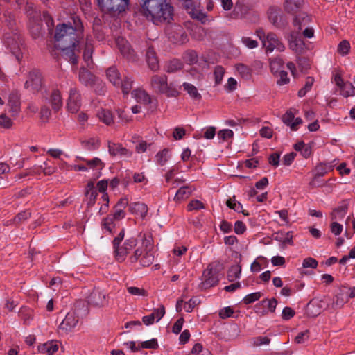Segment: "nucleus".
Wrapping results in <instances>:
<instances>
[{
	"instance_id": "obj_51",
	"label": "nucleus",
	"mask_w": 355,
	"mask_h": 355,
	"mask_svg": "<svg viewBox=\"0 0 355 355\" xmlns=\"http://www.w3.org/2000/svg\"><path fill=\"white\" fill-rule=\"evenodd\" d=\"M313 78L311 77H308L306 81V83L302 89H300L298 92V96L300 97L304 96L306 93L311 89L312 85L313 84Z\"/></svg>"
},
{
	"instance_id": "obj_24",
	"label": "nucleus",
	"mask_w": 355,
	"mask_h": 355,
	"mask_svg": "<svg viewBox=\"0 0 355 355\" xmlns=\"http://www.w3.org/2000/svg\"><path fill=\"white\" fill-rule=\"evenodd\" d=\"M274 239L282 243L284 245H293V232L292 231L285 232L283 230L278 231L273 234Z\"/></svg>"
},
{
	"instance_id": "obj_46",
	"label": "nucleus",
	"mask_w": 355,
	"mask_h": 355,
	"mask_svg": "<svg viewBox=\"0 0 355 355\" xmlns=\"http://www.w3.org/2000/svg\"><path fill=\"white\" fill-rule=\"evenodd\" d=\"M270 339L267 336H257L250 338V343L253 347H258L263 345H269Z\"/></svg>"
},
{
	"instance_id": "obj_3",
	"label": "nucleus",
	"mask_w": 355,
	"mask_h": 355,
	"mask_svg": "<svg viewBox=\"0 0 355 355\" xmlns=\"http://www.w3.org/2000/svg\"><path fill=\"white\" fill-rule=\"evenodd\" d=\"M153 247L152 236L144 234L141 245L129 257V261L131 263L139 262L143 267L149 266L154 261Z\"/></svg>"
},
{
	"instance_id": "obj_50",
	"label": "nucleus",
	"mask_w": 355,
	"mask_h": 355,
	"mask_svg": "<svg viewBox=\"0 0 355 355\" xmlns=\"http://www.w3.org/2000/svg\"><path fill=\"white\" fill-rule=\"evenodd\" d=\"M261 297V293L260 292H255L252 293H250L245 295L243 299V302L245 304H252L260 299Z\"/></svg>"
},
{
	"instance_id": "obj_38",
	"label": "nucleus",
	"mask_w": 355,
	"mask_h": 355,
	"mask_svg": "<svg viewBox=\"0 0 355 355\" xmlns=\"http://www.w3.org/2000/svg\"><path fill=\"white\" fill-rule=\"evenodd\" d=\"M182 87L191 98L198 101L202 98L201 94L193 85L185 82L182 84Z\"/></svg>"
},
{
	"instance_id": "obj_35",
	"label": "nucleus",
	"mask_w": 355,
	"mask_h": 355,
	"mask_svg": "<svg viewBox=\"0 0 355 355\" xmlns=\"http://www.w3.org/2000/svg\"><path fill=\"white\" fill-rule=\"evenodd\" d=\"M97 116L101 122L107 125H110L114 122L112 113L108 110L101 109L98 110Z\"/></svg>"
},
{
	"instance_id": "obj_7",
	"label": "nucleus",
	"mask_w": 355,
	"mask_h": 355,
	"mask_svg": "<svg viewBox=\"0 0 355 355\" xmlns=\"http://www.w3.org/2000/svg\"><path fill=\"white\" fill-rule=\"evenodd\" d=\"M97 2L103 12L116 17L125 12L130 0H97Z\"/></svg>"
},
{
	"instance_id": "obj_63",
	"label": "nucleus",
	"mask_w": 355,
	"mask_h": 355,
	"mask_svg": "<svg viewBox=\"0 0 355 355\" xmlns=\"http://www.w3.org/2000/svg\"><path fill=\"white\" fill-rule=\"evenodd\" d=\"M12 125V120L5 114H1L0 115V126L4 128H10Z\"/></svg>"
},
{
	"instance_id": "obj_49",
	"label": "nucleus",
	"mask_w": 355,
	"mask_h": 355,
	"mask_svg": "<svg viewBox=\"0 0 355 355\" xmlns=\"http://www.w3.org/2000/svg\"><path fill=\"white\" fill-rule=\"evenodd\" d=\"M225 74V69L222 66H216L214 68V76L216 85H220L222 83Z\"/></svg>"
},
{
	"instance_id": "obj_6",
	"label": "nucleus",
	"mask_w": 355,
	"mask_h": 355,
	"mask_svg": "<svg viewBox=\"0 0 355 355\" xmlns=\"http://www.w3.org/2000/svg\"><path fill=\"white\" fill-rule=\"evenodd\" d=\"M106 76L114 87L121 89L124 95H128L132 89L133 84L132 78L127 76H123L122 78L115 67L108 68L106 71Z\"/></svg>"
},
{
	"instance_id": "obj_58",
	"label": "nucleus",
	"mask_w": 355,
	"mask_h": 355,
	"mask_svg": "<svg viewBox=\"0 0 355 355\" xmlns=\"http://www.w3.org/2000/svg\"><path fill=\"white\" fill-rule=\"evenodd\" d=\"M198 303L199 300L197 298H191L188 302L184 303V310L187 313H190Z\"/></svg>"
},
{
	"instance_id": "obj_14",
	"label": "nucleus",
	"mask_w": 355,
	"mask_h": 355,
	"mask_svg": "<svg viewBox=\"0 0 355 355\" xmlns=\"http://www.w3.org/2000/svg\"><path fill=\"white\" fill-rule=\"evenodd\" d=\"M263 44L266 46L267 53H271L275 49L283 51L285 49L284 44L279 40L277 35L273 33H268L266 40L263 41Z\"/></svg>"
},
{
	"instance_id": "obj_11",
	"label": "nucleus",
	"mask_w": 355,
	"mask_h": 355,
	"mask_svg": "<svg viewBox=\"0 0 355 355\" xmlns=\"http://www.w3.org/2000/svg\"><path fill=\"white\" fill-rule=\"evenodd\" d=\"M203 281L202 282V287L207 289L216 286L218 281V272L216 269L209 266L203 272Z\"/></svg>"
},
{
	"instance_id": "obj_43",
	"label": "nucleus",
	"mask_w": 355,
	"mask_h": 355,
	"mask_svg": "<svg viewBox=\"0 0 355 355\" xmlns=\"http://www.w3.org/2000/svg\"><path fill=\"white\" fill-rule=\"evenodd\" d=\"M182 59L187 64H194L198 62L197 53L193 50H188L183 53Z\"/></svg>"
},
{
	"instance_id": "obj_41",
	"label": "nucleus",
	"mask_w": 355,
	"mask_h": 355,
	"mask_svg": "<svg viewBox=\"0 0 355 355\" xmlns=\"http://www.w3.org/2000/svg\"><path fill=\"white\" fill-rule=\"evenodd\" d=\"M183 62L177 58L171 60L166 65V71L168 73H173L183 68Z\"/></svg>"
},
{
	"instance_id": "obj_10",
	"label": "nucleus",
	"mask_w": 355,
	"mask_h": 355,
	"mask_svg": "<svg viewBox=\"0 0 355 355\" xmlns=\"http://www.w3.org/2000/svg\"><path fill=\"white\" fill-rule=\"evenodd\" d=\"M334 83L340 89V94L343 96L347 98L355 96V87L350 82L344 81L340 75H335Z\"/></svg>"
},
{
	"instance_id": "obj_28",
	"label": "nucleus",
	"mask_w": 355,
	"mask_h": 355,
	"mask_svg": "<svg viewBox=\"0 0 355 355\" xmlns=\"http://www.w3.org/2000/svg\"><path fill=\"white\" fill-rule=\"evenodd\" d=\"M76 159L84 162L85 163V164L84 165L86 166L87 168H88V171L89 169L101 170L105 166L103 162L98 157H94L92 159H87L85 157L77 156L76 157Z\"/></svg>"
},
{
	"instance_id": "obj_27",
	"label": "nucleus",
	"mask_w": 355,
	"mask_h": 355,
	"mask_svg": "<svg viewBox=\"0 0 355 355\" xmlns=\"http://www.w3.org/2000/svg\"><path fill=\"white\" fill-rule=\"evenodd\" d=\"M130 212L139 217L144 218L148 212V207L141 202L130 203L129 205Z\"/></svg>"
},
{
	"instance_id": "obj_22",
	"label": "nucleus",
	"mask_w": 355,
	"mask_h": 355,
	"mask_svg": "<svg viewBox=\"0 0 355 355\" xmlns=\"http://www.w3.org/2000/svg\"><path fill=\"white\" fill-rule=\"evenodd\" d=\"M108 151L112 156H125L130 157L132 156V152L118 143L112 141L108 142Z\"/></svg>"
},
{
	"instance_id": "obj_16",
	"label": "nucleus",
	"mask_w": 355,
	"mask_h": 355,
	"mask_svg": "<svg viewBox=\"0 0 355 355\" xmlns=\"http://www.w3.org/2000/svg\"><path fill=\"white\" fill-rule=\"evenodd\" d=\"M116 44L123 57L130 61L135 60V53L128 42L122 37L116 39Z\"/></svg>"
},
{
	"instance_id": "obj_56",
	"label": "nucleus",
	"mask_w": 355,
	"mask_h": 355,
	"mask_svg": "<svg viewBox=\"0 0 355 355\" xmlns=\"http://www.w3.org/2000/svg\"><path fill=\"white\" fill-rule=\"evenodd\" d=\"M31 212L28 210L21 211L19 213L15 218H14V223H21L27 219H28L31 217Z\"/></svg>"
},
{
	"instance_id": "obj_23",
	"label": "nucleus",
	"mask_w": 355,
	"mask_h": 355,
	"mask_svg": "<svg viewBox=\"0 0 355 355\" xmlns=\"http://www.w3.org/2000/svg\"><path fill=\"white\" fill-rule=\"evenodd\" d=\"M60 343L58 340H52L47 341L38 346V351L46 355H53L59 349Z\"/></svg>"
},
{
	"instance_id": "obj_29",
	"label": "nucleus",
	"mask_w": 355,
	"mask_h": 355,
	"mask_svg": "<svg viewBox=\"0 0 355 355\" xmlns=\"http://www.w3.org/2000/svg\"><path fill=\"white\" fill-rule=\"evenodd\" d=\"M348 209V203L343 201L341 205L333 209L331 217L332 220L342 219L347 214Z\"/></svg>"
},
{
	"instance_id": "obj_5",
	"label": "nucleus",
	"mask_w": 355,
	"mask_h": 355,
	"mask_svg": "<svg viewBox=\"0 0 355 355\" xmlns=\"http://www.w3.org/2000/svg\"><path fill=\"white\" fill-rule=\"evenodd\" d=\"M150 86L157 93L165 94L168 97H176L179 91L173 83L168 84L166 75H154L150 79Z\"/></svg>"
},
{
	"instance_id": "obj_12",
	"label": "nucleus",
	"mask_w": 355,
	"mask_h": 355,
	"mask_svg": "<svg viewBox=\"0 0 355 355\" xmlns=\"http://www.w3.org/2000/svg\"><path fill=\"white\" fill-rule=\"evenodd\" d=\"M108 297L101 291L94 290L88 297V303L90 306L102 308L108 305Z\"/></svg>"
},
{
	"instance_id": "obj_52",
	"label": "nucleus",
	"mask_w": 355,
	"mask_h": 355,
	"mask_svg": "<svg viewBox=\"0 0 355 355\" xmlns=\"http://www.w3.org/2000/svg\"><path fill=\"white\" fill-rule=\"evenodd\" d=\"M40 169L43 171L44 175H51L56 172L57 168L54 165H49L48 161L43 163V165L39 166Z\"/></svg>"
},
{
	"instance_id": "obj_54",
	"label": "nucleus",
	"mask_w": 355,
	"mask_h": 355,
	"mask_svg": "<svg viewBox=\"0 0 355 355\" xmlns=\"http://www.w3.org/2000/svg\"><path fill=\"white\" fill-rule=\"evenodd\" d=\"M261 304L263 306H267L268 311L271 313H274L277 305V300L275 298L263 300L261 302Z\"/></svg>"
},
{
	"instance_id": "obj_57",
	"label": "nucleus",
	"mask_w": 355,
	"mask_h": 355,
	"mask_svg": "<svg viewBox=\"0 0 355 355\" xmlns=\"http://www.w3.org/2000/svg\"><path fill=\"white\" fill-rule=\"evenodd\" d=\"M241 41L244 46L250 49H254L258 46L257 41L252 40L249 37H242Z\"/></svg>"
},
{
	"instance_id": "obj_8",
	"label": "nucleus",
	"mask_w": 355,
	"mask_h": 355,
	"mask_svg": "<svg viewBox=\"0 0 355 355\" xmlns=\"http://www.w3.org/2000/svg\"><path fill=\"white\" fill-rule=\"evenodd\" d=\"M137 241L135 238H130L124 241L123 245H118L114 248V257L117 261L123 262L131 250L137 245Z\"/></svg>"
},
{
	"instance_id": "obj_40",
	"label": "nucleus",
	"mask_w": 355,
	"mask_h": 355,
	"mask_svg": "<svg viewBox=\"0 0 355 355\" xmlns=\"http://www.w3.org/2000/svg\"><path fill=\"white\" fill-rule=\"evenodd\" d=\"M268 18L270 21L275 26L280 27L283 26L281 22L282 16L279 12L275 8H270L268 11Z\"/></svg>"
},
{
	"instance_id": "obj_36",
	"label": "nucleus",
	"mask_w": 355,
	"mask_h": 355,
	"mask_svg": "<svg viewBox=\"0 0 355 355\" xmlns=\"http://www.w3.org/2000/svg\"><path fill=\"white\" fill-rule=\"evenodd\" d=\"M193 189L189 186L181 187L176 192L174 200L176 202H180L184 199L188 198L192 193Z\"/></svg>"
},
{
	"instance_id": "obj_47",
	"label": "nucleus",
	"mask_w": 355,
	"mask_h": 355,
	"mask_svg": "<svg viewBox=\"0 0 355 355\" xmlns=\"http://www.w3.org/2000/svg\"><path fill=\"white\" fill-rule=\"evenodd\" d=\"M115 220L112 215H108L102 221V226L104 230L107 231L109 233H112L113 229L115 227Z\"/></svg>"
},
{
	"instance_id": "obj_44",
	"label": "nucleus",
	"mask_w": 355,
	"mask_h": 355,
	"mask_svg": "<svg viewBox=\"0 0 355 355\" xmlns=\"http://www.w3.org/2000/svg\"><path fill=\"white\" fill-rule=\"evenodd\" d=\"M236 69L238 73L245 80H249L251 77L252 70L248 66L243 64H237L236 66Z\"/></svg>"
},
{
	"instance_id": "obj_37",
	"label": "nucleus",
	"mask_w": 355,
	"mask_h": 355,
	"mask_svg": "<svg viewBox=\"0 0 355 355\" xmlns=\"http://www.w3.org/2000/svg\"><path fill=\"white\" fill-rule=\"evenodd\" d=\"M82 146L89 151L97 150L100 146V141L96 137H91L81 141Z\"/></svg>"
},
{
	"instance_id": "obj_2",
	"label": "nucleus",
	"mask_w": 355,
	"mask_h": 355,
	"mask_svg": "<svg viewBox=\"0 0 355 355\" xmlns=\"http://www.w3.org/2000/svg\"><path fill=\"white\" fill-rule=\"evenodd\" d=\"M142 15L154 24L171 23L173 7L166 0H139Z\"/></svg>"
},
{
	"instance_id": "obj_18",
	"label": "nucleus",
	"mask_w": 355,
	"mask_h": 355,
	"mask_svg": "<svg viewBox=\"0 0 355 355\" xmlns=\"http://www.w3.org/2000/svg\"><path fill=\"white\" fill-rule=\"evenodd\" d=\"M9 112L16 118L21 110L20 95L17 91H12L8 96Z\"/></svg>"
},
{
	"instance_id": "obj_45",
	"label": "nucleus",
	"mask_w": 355,
	"mask_h": 355,
	"mask_svg": "<svg viewBox=\"0 0 355 355\" xmlns=\"http://www.w3.org/2000/svg\"><path fill=\"white\" fill-rule=\"evenodd\" d=\"M169 157V150L166 148L158 152L155 156L157 162L161 166H164L167 162Z\"/></svg>"
},
{
	"instance_id": "obj_62",
	"label": "nucleus",
	"mask_w": 355,
	"mask_h": 355,
	"mask_svg": "<svg viewBox=\"0 0 355 355\" xmlns=\"http://www.w3.org/2000/svg\"><path fill=\"white\" fill-rule=\"evenodd\" d=\"M234 135V132L232 130L230 129H224L222 130H220L218 132V137L219 139H221L223 141L227 140L230 138H232Z\"/></svg>"
},
{
	"instance_id": "obj_39",
	"label": "nucleus",
	"mask_w": 355,
	"mask_h": 355,
	"mask_svg": "<svg viewBox=\"0 0 355 355\" xmlns=\"http://www.w3.org/2000/svg\"><path fill=\"white\" fill-rule=\"evenodd\" d=\"M241 273V266L239 264H235L230 267L227 272V279L230 282H234L240 279Z\"/></svg>"
},
{
	"instance_id": "obj_15",
	"label": "nucleus",
	"mask_w": 355,
	"mask_h": 355,
	"mask_svg": "<svg viewBox=\"0 0 355 355\" xmlns=\"http://www.w3.org/2000/svg\"><path fill=\"white\" fill-rule=\"evenodd\" d=\"M78 316L75 311L69 312L59 325V329L65 333L73 330L78 322Z\"/></svg>"
},
{
	"instance_id": "obj_34",
	"label": "nucleus",
	"mask_w": 355,
	"mask_h": 355,
	"mask_svg": "<svg viewBox=\"0 0 355 355\" xmlns=\"http://www.w3.org/2000/svg\"><path fill=\"white\" fill-rule=\"evenodd\" d=\"M97 195L98 193L94 187V183L92 182H89L85 191V196L88 198V206L92 207L94 205Z\"/></svg>"
},
{
	"instance_id": "obj_32",
	"label": "nucleus",
	"mask_w": 355,
	"mask_h": 355,
	"mask_svg": "<svg viewBox=\"0 0 355 355\" xmlns=\"http://www.w3.org/2000/svg\"><path fill=\"white\" fill-rule=\"evenodd\" d=\"M49 103L55 112L58 111L62 107V99L59 90H53L50 96Z\"/></svg>"
},
{
	"instance_id": "obj_30",
	"label": "nucleus",
	"mask_w": 355,
	"mask_h": 355,
	"mask_svg": "<svg viewBox=\"0 0 355 355\" xmlns=\"http://www.w3.org/2000/svg\"><path fill=\"white\" fill-rule=\"evenodd\" d=\"M94 80L95 76L85 68L82 67L80 69L79 80L83 85L86 86H91L92 84H94Z\"/></svg>"
},
{
	"instance_id": "obj_55",
	"label": "nucleus",
	"mask_w": 355,
	"mask_h": 355,
	"mask_svg": "<svg viewBox=\"0 0 355 355\" xmlns=\"http://www.w3.org/2000/svg\"><path fill=\"white\" fill-rule=\"evenodd\" d=\"M284 62L281 58H275L271 60L270 67L272 73H277L279 69L283 66Z\"/></svg>"
},
{
	"instance_id": "obj_31",
	"label": "nucleus",
	"mask_w": 355,
	"mask_h": 355,
	"mask_svg": "<svg viewBox=\"0 0 355 355\" xmlns=\"http://www.w3.org/2000/svg\"><path fill=\"white\" fill-rule=\"evenodd\" d=\"M132 96L138 103L148 105L151 103L150 96L144 91L140 89H134Z\"/></svg>"
},
{
	"instance_id": "obj_61",
	"label": "nucleus",
	"mask_w": 355,
	"mask_h": 355,
	"mask_svg": "<svg viewBox=\"0 0 355 355\" xmlns=\"http://www.w3.org/2000/svg\"><path fill=\"white\" fill-rule=\"evenodd\" d=\"M128 292L132 295L136 296H146V291L144 288H141L139 287L135 286H129L127 288Z\"/></svg>"
},
{
	"instance_id": "obj_60",
	"label": "nucleus",
	"mask_w": 355,
	"mask_h": 355,
	"mask_svg": "<svg viewBox=\"0 0 355 355\" xmlns=\"http://www.w3.org/2000/svg\"><path fill=\"white\" fill-rule=\"evenodd\" d=\"M309 338V331L306 330L299 333L295 338V342L297 344L304 343Z\"/></svg>"
},
{
	"instance_id": "obj_53",
	"label": "nucleus",
	"mask_w": 355,
	"mask_h": 355,
	"mask_svg": "<svg viewBox=\"0 0 355 355\" xmlns=\"http://www.w3.org/2000/svg\"><path fill=\"white\" fill-rule=\"evenodd\" d=\"M205 209L203 203L198 200H192L187 205V211H192L193 210H200Z\"/></svg>"
},
{
	"instance_id": "obj_20",
	"label": "nucleus",
	"mask_w": 355,
	"mask_h": 355,
	"mask_svg": "<svg viewBox=\"0 0 355 355\" xmlns=\"http://www.w3.org/2000/svg\"><path fill=\"white\" fill-rule=\"evenodd\" d=\"M84 44L83 60L88 67L93 64L92 53L94 51V40L91 36L87 35L85 40L83 42Z\"/></svg>"
},
{
	"instance_id": "obj_64",
	"label": "nucleus",
	"mask_w": 355,
	"mask_h": 355,
	"mask_svg": "<svg viewBox=\"0 0 355 355\" xmlns=\"http://www.w3.org/2000/svg\"><path fill=\"white\" fill-rule=\"evenodd\" d=\"M224 87L227 92H233L237 88V81L234 78H229L227 83L225 85Z\"/></svg>"
},
{
	"instance_id": "obj_13",
	"label": "nucleus",
	"mask_w": 355,
	"mask_h": 355,
	"mask_svg": "<svg viewBox=\"0 0 355 355\" xmlns=\"http://www.w3.org/2000/svg\"><path fill=\"white\" fill-rule=\"evenodd\" d=\"M333 168L334 166L331 163L320 162L317 164L313 171V177L310 182V184L313 187L320 186L318 184V179L331 171Z\"/></svg>"
},
{
	"instance_id": "obj_9",
	"label": "nucleus",
	"mask_w": 355,
	"mask_h": 355,
	"mask_svg": "<svg viewBox=\"0 0 355 355\" xmlns=\"http://www.w3.org/2000/svg\"><path fill=\"white\" fill-rule=\"evenodd\" d=\"M24 87L32 92H39L42 87L41 73L37 70H33L29 73L28 80L25 82Z\"/></svg>"
},
{
	"instance_id": "obj_48",
	"label": "nucleus",
	"mask_w": 355,
	"mask_h": 355,
	"mask_svg": "<svg viewBox=\"0 0 355 355\" xmlns=\"http://www.w3.org/2000/svg\"><path fill=\"white\" fill-rule=\"evenodd\" d=\"M350 50V43L346 40H342L338 45L337 52L342 56L347 55Z\"/></svg>"
},
{
	"instance_id": "obj_33",
	"label": "nucleus",
	"mask_w": 355,
	"mask_h": 355,
	"mask_svg": "<svg viewBox=\"0 0 355 355\" xmlns=\"http://www.w3.org/2000/svg\"><path fill=\"white\" fill-rule=\"evenodd\" d=\"M302 3V0H285L284 3V10L289 13L294 15L300 9Z\"/></svg>"
},
{
	"instance_id": "obj_25",
	"label": "nucleus",
	"mask_w": 355,
	"mask_h": 355,
	"mask_svg": "<svg viewBox=\"0 0 355 355\" xmlns=\"http://www.w3.org/2000/svg\"><path fill=\"white\" fill-rule=\"evenodd\" d=\"M146 57L149 68L154 71H157L159 69V61L155 49L153 47L150 46L148 48Z\"/></svg>"
},
{
	"instance_id": "obj_21",
	"label": "nucleus",
	"mask_w": 355,
	"mask_h": 355,
	"mask_svg": "<svg viewBox=\"0 0 355 355\" xmlns=\"http://www.w3.org/2000/svg\"><path fill=\"white\" fill-rule=\"evenodd\" d=\"M282 121L293 131L297 130L298 126L302 123V119L300 117L295 118V114L291 110L286 111L282 116Z\"/></svg>"
},
{
	"instance_id": "obj_59",
	"label": "nucleus",
	"mask_w": 355,
	"mask_h": 355,
	"mask_svg": "<svg viewBox=\"0 0 355 355\" xmlns=\"http://www.w3.org/2000/svg\"><path fill=\"white\" fill-rule=\"evenodd\" d=\"M141 348L145 349H157L158 343L156 338H152L149 340L144 341L140 343Z\"/></svg>"
},
{
	"instance_id": "obj_42",
	"label": "nucleus",
	"mask_w": 355,
	"mask_h": 355,
	"mask_svg": "<svg viewBox=\"0 0 355 355\" xmlns=\"http://www.w3.org/2000/svg\"><path fill=\"white\" fill-rule=\"evenodd\" d=\"M226 205L236 212H241L245 216H248V212L243 209V205L239 202L236 201L234 197L229 198L226 202Z\"/></svg>"
},
{
	"instance_id": "obj_17",
	"label": "nucleus",
	"mask_w": 355,
	"mask_h": 355,
	"mask_svg": "<svg viewBox=\"0 0 355 355\" xmlns=\"http://www.w3.org/2000/svg\"><path fill=\"white\" fill-rule=\"evenodd\" d=\"M80 94L76 88H71L67 103V109L71 113H76L80 110Z\"/></svg>"
},
{
	"instance_id": "obj_4",
	"label": "nucleus",
	"mask_w": 355,
	"mask_h": 355,
	"mask_svg": "<svg viewBox=\"0 0 355 355\" xmlns=\"http://www.w3.org/2000/svg\"><path fill=\"white\" fill-rule=\"evenodd\" d=\"M15 24V23L14 19L10 17L8 24L9 31L4 33L3 42L6 48L15 55L18 60H19L21 57L20 50L23 42L20 35L17 30L14 28Z\"/></svg>"
},
{
	"instance_id": "obj_26",
	"label": "nucleus",
	"mask_w": 355,
	"mask_h": 355,
	"mask_svg": "<svg viewBox=\"0 0 355 355\" xmlns=\"http://www.w3.org/2000/svg\"><path fill=\"white\" fill-rule=\"evenodd\" d=\"M311 20L312 17L311 15H309L305 12H300L293 19V26L300 31L303 27H307Z\"/></svg>"
},
{
	"instance_id": "obj_1",
	"label": "nucleus",
	"mask_w": 355,
	"mask_h": 355,
	"mask_svg": "<svg viewBox=\"0 0 355 355\" xmlns=\"http://www.w3.org/2000/svg\"><path fill=\"white\" fill-rule=\"evenodd\" d=\"M73 24L62 23L56 26L55 46L62 51V55L73 64L78 63L76 52H80L79 35L83 31V26L78 17H73Z\"/></svg>"
},
{
	"instance_id": "obj_19",
	"label": "nucleus",
	"mask_w": 355,
	"mask_h": 355,
	"mask_svg": "<svg viewBox=\"0 0 355 355\" xmlns=\"http://www.w3.org/2000/svg\"><path fill=\"white\" fill-rule=\"evenodd\" d=\"M290 49L296 52H302L304 48V42L300 32L293 31L290 33L288 38Z\"/></svg>"
}]
</instances>
